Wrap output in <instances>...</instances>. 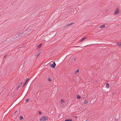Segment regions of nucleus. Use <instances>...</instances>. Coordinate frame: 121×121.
<instances>
[{
	"label": "nucleus",
	"instance_id": "21",
	"mask_svg": "<svg viewBox=\"0 0 121 121\" xmlns=\"http://www.w3.org/2000/svg\"><path fill=\"white\" fill-rule=\"evenodd\" d=\"M48 80L49 81H50L51 80V79L50 78H49L48 79Z\"/></svg>",
	"mask_w": 121,
	"mask_h": 121
},
{
	"label": "nucleus",
	"instance_id": "1",
	"mask_svg": "<svg viewBox=\"0 0 121 121\" xmlns=\"http://www.w3.org/2000/svg\"><path fill=\"white\" fill-rule=\"evenodd\" d=\"M48 119V118L46 117L43 116L41 118L40 120V121H46Z\"/></svg>",
	"mask_w": 121,
	"mask_h": 121
},
{
	"label": "nucleus",
	"instance_id": "18",
	"mask_svg": "<svg viewBox=\"0 0 121 121\" xmlns=\"http://www.w3.org/2000/svg\"><path fill=\"white\" fill-rule=\"evenodd\" d=\"M65 121H72L70 120H65Z\"/></svg>",
	"mask_w": 121,
	"mask_h": 121
},
{
	"label": "nucleus",
	"instance_id": "16",
	"mask_svg": "<svg viewBox=\"0 0 121 121\" xmlns=\"http://www.w3.org/2000/svg\"><path fill=\"white\" fill-rule=\"evenodd\" d=\"M23 117L22 116H20V119H23Z\"/></svg>",
	"mask_w": 121,
	"mask_h": 121
},
{
	"label": "nucleus",
	"instance_id": "12",
	"mask_svg": "<svg viewBox=\"0 0 121 121\" xmlns=\"http://www.w3.org/2000/svg\"><path fill=\"white\" fill-rule=\"evenodd\" d=\"M79 70H76L75 72V74H76L77 73L79 72Z\"/></svg>",
	"mask_w": 121,
	"mask_h": 121
},
{
	"label": "nucleus",
	"instance_id": "14",
	"mask_svg": "<svg viewBox=\"0 0 121 121\" xmlns=\"http://www.w3.org/2000/svg\"><path fill=\"white\" fill-rule=\"evenodd\" d=\"M77 97L78 99H80L81 98V96L79 95H78Z\"/></svg>",
	"mask_w": 121,
	"mask_h": 121
},
{
	"label": "nucleus",
	"instance_id": "20",
	"mask_svg": "<svg viewBox=\"0 0 121 121\" xmlns=\"http://www.w3.org/2000/svg\"><path fill=\"white\" fill-rule=\"evenodd\" d=\"M29 100V99H27L26 101V102H27V101H28Z\"/></svg>",
	"mask_w": 121,
	"mask_h": 121
},
{
	"label": "nucleus",
	"instance_id": "17",
	"mask_svg": "<svg viewBox=\"0 0 121 121\" xmlns=\"http://www.w3.org/2000/svg\"><path fill=\"white\" fill-rule=\"evenodd\" d=\"M17 111H15V112L14 113V115H16V113Z\"/></svg>",
	"mask_w": 121,
	"mask_h": 121
},
{
	"label": "nucleus",
	"instance_id": "4",
	"mask_svg": "<svg viewBox=\"0 0 121 121\" xmlns=\"http://www.w3.org/2000/svg\"><path fill=\"white\" fill-rule=\"evenodd\" d=\"M56 64H55V61L54 62V63L53 64H52L51 65V67L53 68H54L56 66Z\"/></svg>",
	"mask_w": 121,
	"mask_h": 121
},
{
	"label": "nucleus",
	"instance_id": "8",
	"mask_svg": "<svg viewBox=\"0 0 121 121\" xmlns=\"http://www.w3.org/2000/svg\"><path fill=\"white\" fill-rule=\"evenodd\" d=\"M42 43H41L37 47L38 49H39L42 46Z\"/></svg>",
	"mask_w": 121,
	"mask_h": 121
},
{
	"label": "nucleus",
	"instance_id": "22",
	"mask_svg": "<svg viewBox=\"0 0 121 121\" xmlns=\"http://www.w3.org/2000/svg\"><path fill=\"white\" fill-rule=\"evenodd\" d=\"M41 112H39V114H41Z\"/></svg>",
	"mask_w": 121,
	"mask_h": 121
},
{
	"label": "nucleus",
	"instance_id": "26",
	"mask_svg": "<svg viewBox=\"0 0 121 121\" xmlns=\"http://www.w3.org/2000/svg\"><path fill=\"white\" fill-rule=\"evenodd\" d=\"M116 120L117 121V120Z\"/></svg>",
	"mask_w": 121,
	"mask_h": 121
},
{
	"label": "nucleus",
	"instance_id": "15",
	"mask_svg": "<svg viewBox=\"0 0 121 121\" xmlns=\"http://www.w3.org/2000/svg\"><path fill=\"white\" fill-rule=\"evenodd\" d=\"M84 103L85 104H86L87 103V102L86 100H85L84 101Z\"/></svg>",
	"mask_w": 121,
	"mask_h": 121
},
{
	"label": "nucleus",
	"instance_id": "10",
	"mask_svg": "<svg viewBox=\"0 0 121 121\" xmlns=\"http://www.w3.org/2000/svg\"><path fill=\"white\" fill-rule=\"evenodd\" d=\"M60 102L61 104H62L64 102V100L62 99L60 101Z\"/></svg>",
	"mask_w": 121,
	"mask_h": 121
},
{
	"label": "nucleus",
	"instance_id": "24",
	"mask_svg": "<svg viewBox=\"0 0 121 121\" xmlns=\"http://www.w3.org/2000/svg\"><path fill=\"white\" fill-rule=\"evenodd\" d=\"M86 121H88V119H86Z\"/></svg>",
	"mask_w": 121,
	"mask_h": 121
},
{
	"label": "nucleus",
	"instance_id": "11",
	"mask_svg": "<svg viewBox=\"0 0 121 121\" xmlns=\"http://www.w3.org/2000/svg\"><path fill=\"white\" fill-rule=\"evenodd\" d=\"M109 84H106V87L108 88H109Z\"/></svg>",
	"mask_w": 121,
	"mask_h": 121
},
{
	"label": "nucleus",
	"instance_id": "5",
	"mask_svg": "<svg viewBox=\"0 0 121 121\" xmlns=\"http://www.w3.org/2000/svg\"><path fill=\"white\" fill-rule=\"evenodd\" d=\"M105 27V25H103L100 26L99 27V28H104Z\"/></svg>",
	"mask_w": 121,
	"mask_h": 121
},
{
	"label": "nucleus",
	"instance_id": "9",
	"mask_svg": "<svg viewBox=\"0 0 121 121\" xmlns=\"http://www.w3.org/2000/svg\"><path fill=\"white\" fill-rule=\"evenodd\" d=\"M86 37H85L83 38H82V39L81 40H80L79 41V42L80 43H81L82 42L83 40H84L86 38Z\"/></svg>",
	"mask_w": 121,
	"mask_h": 121
},
{
	"label": "nucleus",
	"instance_id": "3",
	"mask_svg": "<svg viewBox=\"0 0 121 121\" xmlns=\"http://www.w3.org/2000/svg\"><path fill=\"white\" fill-rule=\"evenodd\" d=\"M119 9H117L115 11L114 13V14L115 15L118 14L119 13Z\"/></svg>",
	"mask_w": 121,
	"mask_h": 121
},
{
	"label": "nucleus",
	"instance_id": "2",
	"mask_svg": "<svg viewBox=\"0 0 121 121\" xmlns=\"http://www.w3.org/2000/svg\"><path fill=\"white\" fill-rule=\"evenodd\" d=\"M74 24V23L73 22H72L69 24H67L65 25L64 27H66L69 26H71V25H73Z\"/></svg>",
	"mask_w": 121,
	"mask_h": 121
},
{
	"label": "nucleus",
	"instance_id": "25",
	"mask_svg": "<svg viewBox=\"0 0 121 121\" xmlns=\"http://www.w3.org/2000/svg\"><path fill=\"white\" fill-rule=\"evenodd\" d=\"M26 84V83H24V85H23V86H24Z\"/></svg>",
	"mask_w": 121,
	"mask_h": 121
},
{
	"label": "nucleus",
	"instance_id": "23",
	"mask_svg": "<svg viewBox=\"0 0 121 121\" xmlns=\"http://www.w3.org/2000/svg\"><path fill=\"white\" fill-rule=\"evenodd\" d=\"M6 55H5V56H4V58H5V57H6Z\"/></svg>",
	"mask_w": 121,
	"mask_h": 121
},
{
	"label": "nucleus",
	"instance_id": "19",
	"mask_svg": "<svg viewBox=\"0 0 121 121\" xmlns=\"http://www.w3.org/2000/svg\"><path fill=\"white\" fill-rule=\"evenodd\" d=\"M40 53H38L37 54V56H39V55L40 54Z\"/></svg>",
	"mask_w": 121,
	"mask_h": 121
},
{
	"label": "nucleus",
	"instance_id": "6",
	"mask_svg": "<svg viewBox=\"0 0 121 121\" xmlns=\"http://www.w3.org/2000/svg\"><path fill=\"white\" fill-rule=\"evenodd\" d=\"M117 44L120 47H121V42H117Z\"/></svg>",
	"mask_w": 121,
	"mask_h": 121
},
{
	"label": "nucleus",
	"instance_id": "7",
	"mask_svg": "<svg viewBox=\"0 0 121 121\" xmlns=\"http://www.w3.org/2000/svg\"><path fill=\"white\" fill-rule=\"evenodd\" d=\"M22 82H21L20 83L18 86H17V87L18 88H19L21 86L22 84Z\"/></svg>",
	"mask_w": 121,
	"mask_h": 121
},
{
	"label": "nucleus",
	"instance_id": "13",
	"mask_svg": "<svg viewBox=\"0 0 121 121\" xmlns=\"http://www.w3.org/2000/svg\"><path fill=\"white\" fill-rule=\"evenodd\" d=\"M29 79V78H27V79L26 80V82H25V83H26L28 82Z\"/></svg>",
	"mask_w": 121,
	"mask_h": 121
}]
</instances>
